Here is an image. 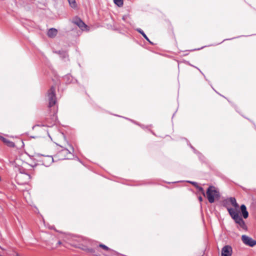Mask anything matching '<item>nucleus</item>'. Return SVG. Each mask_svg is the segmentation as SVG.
Masks as SVG:
<instances>
[{"instance_id":"obj_1","label":"nucleus","mask_w":256,"mask_h":256,"mask_svg":"<svg viewBox=\"0 0 256 256\" xmlns=\"http://www.w3.org/2000/svg\"><path fill=\"white\" fill-rule=\"evenodd\" d=\"M206 198L210 203L214 202L216 199L220 197L219 192L214 186H210L206 192Z\"/></svg>"},{"instance_id":"obj_2","label":"nucleus","mask_w":256,"mask_h":256,"mask_svg":"<svg viewBox=\"0 0 256 256\" xmlns=\"http://www.w3.org/2000/svg\"><path fill=\"white\" fill-rule=\"evenodd\" d=\"M54 88L52 87L48 92V106L52 107L56 104V96Z\"/></svg>"},{"instance_id":"obj_3","label":"nucleus","mask_w":256,"mask_h":256,"mask_svg":"<svg viewBox=\"0 0 256 256\" xmlns=\"http://www.w3.org/2000/svg\"><path fill=\"white\" fill-rule=\"evenodd\" d=\"M74 149L68 143L65 144V159L70 160L74 158Z\"/></svg>"},{"instance_id":"obj_4","label":"nucleus","mask_w":256,"mask_h":256,"mask_svg":"<svg viewBox=\"0 0 256 256\" xmlns=\"http://www.w3.org/2000/svg\"><path fill=\"white\" fill-rule=\"evenodd\" d=\"M242 242L247 246H254L256 245V240L246 235H242Z\"/></svg>"},{"instance_id":"obj_5","label":"nucleus","mask_w":256,"mask_h":256,"mask_svg":"<svg viewBox=\"0 0 256 256\" xmlns=\"http://www.w3.org/2000/svg\"><path fill=\"white\" fill-rule=\"evenodd\" d=\"M232 254V248L229 246H224L222 250V256H231Z\"/></svg>"},{"instance_id":"obj_6","label":"nucleus","mask_w":256,"mask_h":256,"mask_svg":"<svg viewBox=\"0 0 256 256\" xmlns=\"http://www.w3.org/2000/svg\"><path fill=\"white\" fill-rule=\"evenodd\" d=\"M228 210L232 216V218L236 221L237 219H238L240 217L239 215L238 212L234 209L232 208H228Z\"/></svg>"},{"instance_id":"obj_7","label":"nucleus","mask_w":256,"mask_h":256,"mask_svg":"<svg viewBox=\"0 0 256 256\" xmlns=\"http://www.w3.org/2000/svg\"><path fill=\"white\" fill-rule=\"evenodd\" d=\"M74 24H76L82 30H88V26L84 22H83L80 19L76 20L74 22Z\"/></svg>"},{"instance_id":"obj_8","label":"nucleus","mask_w":256,"mask_h":256,"mask_svg":"<svg viewBox=\"0 0 256 256\" xmlns=\"http://www.w3.org/2000/svg\"><path fill=\"white\" fill-rule=\"evenodd\" d=\"M0 140H1L8 146L10 148H14L15 146L14 143L8 138L0 136Z\"/></svg>"},{"instance_id":"obj_9","label":"nucleus","mask_w":256,"mask_h":256,"mask_svg":"<svg viewBox=\"0 0 256 256\" xmlns=\"http://www.w3.org/2000/svg\"><path fill=\"white\" fill-rule=\"evenodd\" d=\"M58 34V30L54 28H50L47 32V36L50 38H54Z\"/></svg>"},{"instance_id":"obj_10","label":"nucleus","mask_w":256,"mask_h":256,"mask_svg":"<svg viewBox=\"0 0 256 256\" xmlns=\"http://www.w3.org/2000/svg\"><path fill=\"white\" fill-rule=\"evenodd\" d=\"M235 222L238 224V225L243 229L244 230H246L247 229V227L245 224L242 218L241 217H240L238 219H237Z\"/></svg>"},{"instance_id":"obj_11","label":"nucleus","mask_w":256,"mask_h":256,"mask_svg":"<svg viewBox=\"0 0 256 256\" xmlns=\"http://www.w3.org/2000/svg\"><path fill=\"white\" fill-rule=\"evenodd\" d=\"M240 210H241L243 217L244 218H246L248 216V213L246 210V206L244 204H242L240 206Z\"/></svg>"},{"instance_id":"obj_12","label":"nucleus","mask_w":256,"mask_h":256,"mask_svg":"<svg viewBox=\"0 0 256 256\" xmlns=\"http://www.w3.org/2000/svg\"><path fill=\"white\" fill-rule=\"evenodd\" d=\"M70 8L74 10L78 9V4L76 0H67Z\"/></svg>"},{"instance_id":"obj_13","label":"nucleus","mask_w":256,"mask_h":256,"mask_svg":"<svg viewBox=\"0 0 256 256\" xmlns=\"http://www.w3.org/2000/svg\"><path fill=\"white\" fill-rule=\"evenodd\" d=\"M229 201L235 208H238V204L236 202V200L234 198H229Z\"/></svg>"},{"instance_id":"obj_14","label":"nucleus","mask_w":256,"mask_h":256,"mask_svg":"<svg viewBox=\"0 0 256 256\" xmlns=\"http://www.w3.org/2000/svg\"><path fill=\"white\" fill-rule=\"evenodd\" d=\"M114 4L118 6H122L123 5L122 0H114Z\"/></svg>"},{"instance_id":"obj_15","label":"nucleus","mask_w":256,"mask_h":256,"mask_svg":"<svg viewBox=\"0 0 256 256\" xmlns=\"http://www.w3.org/2000/svg\"><path fill=\"white\" fill-rule=\"evenodd\" d=\"M138 31L141 34L142 36L148 42H150V40L147 37V36H146V34L144 33V32L142 30H138Z\"/></svg>"},{"instance_id":"obj_16","label":"nucleus","mask_w":256,"mask_h":256,"mask_svg":"<svg viewBox=\"0 0 256 256\" xmlns=\"http://www.w3.org/2000/svg\"><path fill=\"white\" fill-rule=\"evenodd\" d=\"M99 246L106 251H108L110 250V248H108L107 246L103 244H100L99 245Z\"/></svg>"},{"instance_id":"obj_17","label":"nucleus","mask_w":256,"mask_h":256,"mask_svg":"<svg viewBox=\"0 0 256 256\" xmlns=\"http://www.w3.org/2000/svg\"><path fill=\"white\" fill-rule=\"evenodd\" d=\"M196 188L202 192L204 196H206V194L204 192V190L202 187L200 186H197Z\"/></svg>"},{"instance_id":"obj_18","label":"nucleus","mask_w":256,"mask_h":256,"mask_svg":"<svg viewBox=\"0 0 256 256\" xmlns=\"http://www.w3.org/2000/svg\"><path fill=\"white\" fill-rule=\"evenodd\" d=\"M82 250L86 251V252H94V250L92 249H91V248H88L86 247H84V248H82Z\"/></svg>"},{"instance_id":"obj_19","label":"nucleus","mask_w":256,"mask_h":256,"mask_svg":"<svg viewBox=\"0 0 256 256\" xmlns=\"http://www.w3.org/2000/svg\"><path fill=\"white\" fill-rule=\"evenodd\" d=\"M191 183H192V185H194V186L196 188H197V186H198V183H197V182H192Z\"/></svg>"},{"instance_id":"obj_20","label":"nucleus","mask_w":256,"mask_h":256,"mask_svg":"<svg viewBox=\"0 0 256 256\" xmlns=\"http://www.w3.org/2000/svg\"><path fill=\"white\" fill-rule=\"evenodd\" d=\"M198 200H200V202H202V196H200L198 198Z\"/></svg>"},{"instance_id":"obj_21","label":"nucleus","mask_w":256,"mask_h":256,"mask_svg":"<svg viewBox=\"0 0 256 256\" xmlns=\"http://www.w3.org/2000/svg\"><path fill=\"white\" fill-rule=\"evenodd\" d=\"M58 244H62V242H61L60 241H59V242H58Z\"/></svg>"}]
</instances>
